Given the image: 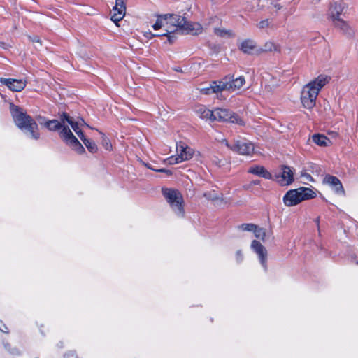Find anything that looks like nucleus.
<instances>
[{
  "label": "nucleus",
  "instance_id": "40",
  "mask_svg": "<svg viewBox=\"0 0 358 358\" xmlns=\"http://www.w3.org/2000/svg\"><path fill=\"white\" fill-rule=\"evenodd\" d=\"M213 163L215 164V165L218 166H222L224 165V163L222 162V161L221 159H220L217 157H213Z\"/></svg>",
  "mask_w": 358,
  "mask_h": 358
},
{
  "label": "nucleus",
  "instance_id": "45",
  "mask_svg": "<svg viewBox=\"0 0 358 358\" xmlns=\"http://www.w3.org/2000/svg\"><path fill=\"white\" fill-rule=\"evenodd\" d=\"M302 176H304L306 178V179H308V180L310 181H313V178L311 177L310 175L308 174V173H304V174H302Z\"/></svg>",
  "mask_w": 358,
  "mask_h": 358
},
{
  "label": "nucleus",
  "instance_id": "27",
  "mask_svg": "<svg viewBox=\"0 0 358 358\" xmlns=\"http://www.w3.org/2000/svg\"><path fill=\"white\" fill-rule=\"evenodd\" d=\"M262 51H275L280 52V46L279 45L273 43V42L268 41L264 44V48L262 50Z\"/></svg>",
  "mask_w": 358,
  "mask_h": 358
},
{
  "label": "nucleus",
  "instance_id": "19",
  "mask_svg": "<svg viewBox=\"0 0 358 358\" xmlns=\"http://www.w3.org/2000/svg\"><path fill=\"white\" fill-rule=\"evenodd\" d=\"M248 173L266 179L273 178L272 175L264 166H251L248 169Z\"/></svg>",
  "mask_w": 358,
  "mask_h": 358
},
{
  "label": "nucleus",
  "instance_id": "4",
  "mask_svg": "<svg viewBox=\"0 0 358 358\" xmlns=\"http://www.w3.org/2000/svg\"><path fill=\"white\" fill-rule=\"evenodd\" d=\"M222 121L244 125L245 122L237 114L227 109L216 108L213 110V121Z\"/></svg>",
  "mask_w": 358,
  "mask_h": 358
},
{
  "label": "nucleus",
  "instance_id": "31",
  "mask_svg": "<svg viewBox=\"0 0 358 358\" xmlns=\"http://www.w3.org/2000/svg\"><path fill=\"white\" fill-rule=\"evenodd\" d=\"M254 233L256 238H260L263 241H265L266 232L264 229L260 228L257 225V228L255 229Z\"/></svg>",
  "mask_w": 358,
  "mask_h": 358
},
{
  "label": "nucleus",
  "instance_id": "52",
  "mask_svg": "<svg viewBox=\"0 0 358 358\" xmlns=\"http://www.w3.org/2000/svg\"><path fill=\"white\" fill-rule=\"evenodd\" d=\"M71 358H76V357H75V355H73V357H71Z\"/></svg>",
  "mask_w": 358,
  "mask_h": 358
},
{
  "label": "nucleus",
  "instance_id": "20",
  "mask_svg": "<svg viewBox=\"0 0 358 358\" xmlns=\"http://www.w3.org/2000/svg\"><path fill=\"white\" fill-rule=\"evenodd\" d=\"M330 78L324 75L319 76L314 80L310 82V87H314L315 90L319 94L320 90L329 81Z\"/></svg>",
  "mask_w": 358,
  "mask_h": 358
},
{
  "label": "nucleus",
  "instance_id": "8",
  "mask_svg": "<svg viewBox=\"0 0 358 358\" xmlns=\"http://www.w3.org/2000/svg\"><path fill=\"white\" fill-rule=\"evenodd\" d=\"M281 172L275 174L273 180H276L280 185L286 186L292 184L294 182V173L291 167L282 165L280 166Z\"/></svg>",
  "mask_w": 358,
  "mask_h": 358
},
{
  "label": "nucleus",
  "instance_id": "46",
  "mask_svg": "<svg viewBox=\"0 0 358 358\" xmlns=\"http://www.w3.org/2000/svg\"><path fill=\"white\" fill-rule=\"evenodd\" d=\"M259 183H260V181L259 180H253L251 182V185H259Z\"/></svg>",
  "mask_w": 358,
  "mask_h": 358
},
{
  "label": "nucleus",
  "instance_id": "18",
  "mask_svg": "<svg viewBox=\"0 0 358 358\" xmlns=\"http://www.w3.org/2000/svg\"><path fill=\"white\" fill-rule=\"evenodd\" d=\"M333 22L334 27L339 29L344 34L350 37L353 36L354 32L347 22L340 18L333 21Z\"/></svg>",
  "mask_w": 358,
  "mask_h": 358
},
{
  "label": "nucleus",
  "instance_id": "9",
  "mask_svg": "<svg viewBox=\"0 0 358 358\" xmlns=\"http://www.w3.org/2000/svg\"><path fill=\"white\" fill-rule=\"evenodd\" d=\"M202 29V26L200 24L188 22L184 17V21L182 22L180 28L176 29V31H178V34H186L194 36L201 33Z\"/></svg>",
  "mask_w": 358,
  "mask_h": 358
},
{
  "label": "nucleus",
  "instance_id": "50",
  "mask_svg": "<svg viewBox=\"0 0 358 358\" xmlns=\"http://www.w3.org/2000/svg\"><path fill=\"white\" fill-rule=\"evenodd\" d=\"M275 7L278 8V9L280 8V6L279 5H275Z\"/></svg>",
  "mask_w": 358,
  "mask_h": 358
},
{
  "label": "nucleus",
  "instance_id": "32",
  "mask_svg": "<svg viewBox=\"0 0 358 358\" xmlns=\"http://www.w3.org/2000/svg\"><path fill=\"white\" fill-rule=\"evenodd\" d=\"M171 108L167 106H162L159 108V114L160 116H162L164 118H167L170 115V111Z\"/></svg>",
  "mask_w": 358,
  "mask_h": 358
},
{
  "label": "nucleus",
  "instance_id": "1",
  "mask_svg": "<svg viewBox=\"0 0 358 358\" xmlns=\"http://www.w3.org/2000/svg\"><path fill=\"white\" fill-rule=\"evenodd\" d=\"M10 110L17 127L21 130L29 132L34 139H38L39 134L37 132L38 124L36 121L22 108L13 103H10Z\"/></svg>",
  "mask_w": 358,
  "mask_h": 358
},
{
  "label": "nucleus",
  "instance_id": "29",
  "mask_svg": "<svg viewBox=\"0 0 358 358\" xmlns=\"http://www.w3.org/2000/svg\"><path fill=\"white\" fill-rule=\"evenodd\" d=\"M83 142L85 144V145L87 147L89 152H90L92 153H96L97 152L98 147L94 141H92L88 138H85L84 141H83Z\"/></svg>",
  "mask_w": 358,
  "mask_h": 358
},
{
  "label": "nucleus",
  "instance_id": "44",
  "mask_svg": "<svg viewBox=\"0 0 358 358\" xmlns=\"http://www.w3.org/2000/svg\"><path fill=\"white\" fill-rule=\"evenodd\" d=\"M76 134L83 141H84V139L86 138L82 130L77 131Z\"/></svg>",
  "mask_w": 358,
  "mask_h": 358
},
{
  "label": "nucleus",
  "instance_id": "24",
  "mask_svg": "<svg viewBox=\"0 0 358 358\" xmlns=\"http://www.w3.org/2000/svg\"><path fill=\"white\" fill-rule=\"evenodd\" d=\"M220 85H221V80L213 81L210 87L201 89V92L203 94H209L222 92L223 91L222 90H220V87H217L218 86L220 87Z\"/></svg>",
  "mask_w": 358,
  "mask_h": 358
},
{
  "label": "nucleus",
  "instance_id": "38",
  "mask_svg": "<svg viewBox=\"0 0 358 358\" xmlns=\"http://www.w3.org/2000/svg\"><path fill=\"white\" fill-rule=\"evenodd\" d=\"M269 26H270V22H269L268 19L262 20L257 24V27L260 29H264L265 28L268 27Z\"/></svg>",
  "mask_w": 358,
  "mask_h": 358
},
{
  "label": "nucleus",
  "instance_id": "28",
  "mask_svg": "<svg viewBox=\"0 0 358 358\" xmlns=\"http://www.w3.org/2000/svg\"><path fill=\"white\" fill-rule=\"evenodd\" d=\"M59 122L62 123V126H64V124H65V122H67L71 125L74 121L73 118L65 112L59 113Z\"/></svg>",
  "mask_w": 358,
  "mask_h": 358
},
{
  "label": "nucleus",
  "instance_id": "51",
  "mask_svg": "<svg viewBox=\"0 0 358 358\" xmlns=\"http://www.w3.org/2000/svg\"><path fill=\"white\" fill-rule=\"evenodd\" d=\"M82 122H83L84 124H86L83 120H82Z\"/></svg>",
  "mask_w": 358,
  "mask_h": 358
},
{
  "label": "nucleus",
  "instance_id": "16",
  "mask_svg": "<svg viewBox=\"0 0 358 358\" xmlns=\"http://www.w3.org/2000/svg\"><path fill=\"white\" fill-rule=\"evenodd\" d=\"M323 182L334 187L336 193L345 195V189L341 182L337 177L327 174L324 178Z\"/></svg>",
  "mask_w": 358,
  "mask_h": 358
},
{
  "label": "nucleus",
  "instance_id": "47",
  "mask_svg": "<svg viewBox=\"0 0 358 358\" xmlns=\"http://www.w3.org/2000/svg\"><path fill=\"white\" fill-rule=\"evenodd\" d=\"M224 141H225V145H226L229 148H230V149H231V147H232V146H233V145H230V144L228 143V141H226V140H225Z\"/></svg>",
  "mask_w": 358,
  "mask_h": 358
},
{
  "label": "nucleus",
  "instance_id": "35",
  "mask_svg": "<svg viewBox=\"0 0 358 358\" xmlns=\"http://www.w3.org/2000/svg\"><path fill=\"white\" fill-rule=\"evenodd\" d=\"M165 22L164 21L162 17H159L157 15V20L156 22L153 24L152 27L155 30H158L162 27H165Z\"/></svg>",
  "mask_w": 358,
  "mask_h": 358
},
{
  "label": "nucleus",
  "instance_id": "3",
  "mask_svg": "<svg viewBox=\"0 0 358 358\" xmlns=\"http://www.w3.org/2000/svg\"><path fill=\"white\" fill-rule=\"evenodd\" d=\"M163 194L172 208L178 214L184 215L182 206L183 199L180 192L176 189H165L162 190Z\"/></svg>",
  "mask_w": 358,
  "mask_h": 358
},
{
  "label": "nucleus",
  "instance_id": "34",
  "mask_svg": "<svg viewBox=\"0 0 358 358\" xmlns=\"http://www.w3.org/2000/svg\"><path fill=\"white\" fill-rule=\"evenodd\" d=\"M256 228L257 225L255 224H242L238 226V229L248 231H254Z\"/></svg>",
  "mask_w": 358,
  "mask_h": 358
},
{
  "label": "nucleus",
  "instance_id": "2",
  "mask_svg": "<svg viewBox=\"0 0 358 358\" xmlns=\"http://www.w3.org/2000/svg\"><path fill=\"white\" fill-rule=\"evenodd\" d=\"M316 193L308 187H299L289 190L283 197V202L287 206H294L304 200L313 199Z\"/></svg>",
  "mask_w": 358,
  "mask_h": 358
},
{
  "label": "nucleus",
  "instance_id": "33",
  "mask_svg": "<svg viewBox=\"0 0 358 358\" xmlns=\"http://www.w3.org/2000/svg\"><path fill=\"white\" fill-rule=\"evenodd\" d=\"M99 133L101 135V138H102L101 143H102L103 146L105 148L106 150H111L112 145L110 143V140L106 136V135L103 133H102L101 131Z\"/></svg>",
  "mask_w": 358,
  "mask_h": 358
},
{
  "label": "nucleus",
  "instance_id": "14",
  "mask_svg": "<svg viewBox=\"0 0 358 358\" xmlns=\"http://www.w3.org/2000/svg\"><path fill=\"white\" fill-rule=\"evenodd\" d=\"M347 8V5L343 1H335L329 8V16L332 21L340 19L339 16Z\"/></svg>",
  "mask_w": 358,
  "mask_h": 358
},
{
  "label": "nucleus",
  "instance_id": "26",
  "mask_svg": "<svg viewBox=\"0 0 358 358\" xmlns=\"http://www.w3.org/2000/svg\"><path fill=\"white\" fill-rule=\"evenodd\" d=\"M45 126L50 131H57L64 128L62 123L57 120H49L45 122Z\"/></svg>",
  "mask_w": 358,
  "mask_h": 358
},
{
  "label": "nucleus",
  "instance_id": "12",
  "mask_svg": "<svg viewBox=\"0 0 358 358\" xmlns=\"http://www.w3.org/2000/svg\"><path fill=\"white\" fill-rule=\"evenodd\" d=\"M159 17H162L165 22L166 28L170 27L171 29L180 28L184 17L176 14L159 15Z\"/></svg>",
  "mask_w": 358,
  "mask_h": 358
},
{
  "label": "nucleus",
  "instance_id": "37",
  "mask_svg": "<svg viewBox=\"0 0 358 358\" xmlns=\"http://www.w3.org/2000/svg\"><path fill=\"white\" fill-rule=\"evenodd\" d=\"M203 196L211 201H216L219 199L218 195L214 192L204 193Z\"/></svg>",
  "mask_w": 358,
  "mask_h": 358
},
{
  "label": "nucleus",
  "instance_id": "36",
  "mask_svg": "<svg viewBox=\"0 0 358 358\" xmlns=\"http://www.w3.org/2000/svg\"><path fill=\"white\" fill-rule=\"evenodd\" d=\"M29 38L31 42L36 43V45L35 46V48L36 49H38L42 46V42L38 36H29Z\"/></svg>",
  "mask_w": 358,
  "mask_h": 358
},
{
  "label": "nucleus",
  "instance_id": "5",
  "mask_svg": "<svg viewBox=\"0 0 358 358\" xmlns=\"http://www.w3.org/2000/svg\"><path fill=\"white\" fill-rule=\"evenodd\" d=\"M311 84H306L301 92V102L302 106L307 109H312L316 103V99L318 93L315 90L314 87H310Z\"/></svg>",
  "mask_w": 358,
  "mask_h": 358
},
{
  "label": "nucleus",
  "instance_id": "53",
  "mask_svg": "<svg viewBox=\"0 0 358 358\" xmlns=\"http://www.w3.org/2000/svg\"><path fill=\"white\" fill-rule=\"evenodd\" d=\"M357 264H358V262H357Z\"/></svg>",
  "mask_w": 358,
  "mask_h": 358
},
{
  "label": "nucleus",
  "instance_id": "13",
  "mask_svg": "<svg viewBox=\"0 0 358 358\" xmlns=\"http://www.w3.org/2000/svg\"><path fill=\"white\" fill-rule=\"evenodd\" d=\"M0 82L6 85L13 92L22 91L27 85V81L22 79L0 78Z\"/></svg>",
  "mask_w": 358,
  "mask_h": 358
},
{
  "label": "nucleus",
  "instance_id": "23",
  "mask_svg": "<svg viewBox=\"0 0 358 358\" xmlns=\"http://www.w3.org/2000/svg\"><path fill=\"white\" fill-rule=\"evenodd\" d=\"M240 50L245 54H252L256 50L255 43L250 39L245 40L241 43Z\"/></svg>",
  "mask_w": 358,
  "mask_h": 358
},
{
  "label": "nucleus",
  "instance_id": "39",
  "mask_svg": "<svg viewBox=\"0 0 358 358\" xmlns=\"http://www.w3.org/2000/svg\"><path fill=\"white\" fill-rule=\"evenodd\" d=\"M167 161L169 162V164H178V163L182 162V161H180V156L178 154L177 157H173V156L170 157L169 158L167 159Z\"/></svg>",
  "mask_w": 358,
  "mask_h": 358
},
{
  "label": "nucleus",
  "instance_id": "21",
  "mask_svg": "<svg viewBox=\"0 0 358 358\" xmlns=\"http://www.w3.org/2000/svg\"><path fill=\"white\" fill-rule=\"evenodd\" d=\"M195 113L202 119H209L213 121V110L206 108L205 106H196Z\"/></svg>",
  "mask_w": 358,
  "mask_h": 358
},
{
  "label": "nucleus",
  "instance_id": "42",
  "mask_svg": "<svg viewBox=\"0 0 358 358\" xmlns=\"http://www.w3.org/2000/svg\"><path fill=\"white\" fill-rule=\"evenodd\" d=\"M10 48H11V45L5 43L0 41V48L3 50H8Z\"/></svg>",
  "mask_w": 358,
  "mask_h": 358
},
{
  "label": "nucleus",
  "instance_id": "49",
  "mask_svg": "<svg viewBox=\"0 0 358 358\" xmlns=\"http://www.w3.org/2000/svg\"><path fill=\"white\" fill-rule=\"evenodd\" d=\"M315 222H316L317 227H319V222H320V218L319 217L316 218Z\"/></svg>",
  "mask_w": 358,
  "mask_h": 358
},
{
  "label": "nucleus",
  "instance_id": "6",
  "mask_svg": "<svg viewBox=\"0 0 358 358\" xmlns=\"http://www.w3.org/2000/svg\"><path fill=\"white\" fill-rule=\"evenodd\" d=\"M62 138L78 154L85 153V150L76 136L73 134L69 127H64L60 132Z\"/></svg>",
  "mask_w": 358,
  "mask_h": 358
},
{
  "label": "nucleus",
  "instance_id": "30",
  "mask_svg": "<svg viewBox=\"0 0 358 358\" xmlns=\"http://www.w3.org/2000/svg\"><path fill=\"white\" fill-rule=\"evenodd\" d=\"M176 33H178V31H176V29H171L170 27H168L166 29V33L162 34V36H167L169 42L172 43L175 40V36L173 34Z\"/></svg>",
  "mask_w": 358,
  "mask_h": 358
},
{
  "label": "nucleus",
  "instance_id": "10",
  "mask_svg": "<svg viewBox=\"0 0 358 358\" xmlns=\"http://www.w3.org/2000/svg\"><path fill=\"white\" fill-rule=\"evenodd\" d=\"M231 150L240 155H249L254 152L255 146L250 142L237 141L231 147Z\"/></svg>",
  "mask_w": 358,
  "mask_h": 358
},
{
  "label": "nucleus",
  "instance_id": "22",
  "mask_svg": "<svg viewBox=\"0 0 358 358\" xmlns=\"http://www.w3.org/2000/svg\"><path fill=\"white\" fill-rule=\"evenodd\" d=\"M313 141L319 146L327 147L332 144V142L323 134H316L312 136Z\"/></svg>",
  "mask_w": 358,
  "mask_h": 358
},
{
  "label": "nucleus",
  "instance_id": "7",
  "mask_svg": "<svg viewBox=\"0 0 358 358\" xmlns=\"http://www.w3.org/2000/svg\"><path fill=\"white\" fill-rule=\"evenodd\" d=\"M245 83L243 76L234 77L232 76H226L221 80V85L220 90L227 91H235L239 90ZM219 88V86L217 87Z\"/></svg>",
  "mask_w": 358,
  "mask_h": 358
},
{
  "label": "nucleus",
  "instance_id": "17",
  "mask_svg": "<svg viewBox=\"0 0 358 358\" xmlns=\"http://www.w3.org/2000/svg\"><path fill=\"white\" fill-rule=\"evenodd\" d=\"M176 150L180 156V161H186L190 159L194 155V150L191 148L185 145V143L180 142L176 145Z\"/></svg>",
  "mask_w": 358,
  "mask_h": 358
},
{
  "label": "nucleus",
  "instance_id": "43",
  "mask_svg": "<svg viewBox=\"0 0 358 358\" xmlns=\"http://www.w3.org/2000/svg\"><path fill=\"white\" fill-rule=\"evenodd\" d=\"M155 171L161 172V173H166L168 175H171V173H172L170 170L165 169H156Z\"/></svg>",
  "mask_w": 358,
  "mask_h": 358
},
{
  "label": "nucleus",
  "instance_id": "15",
  "mask_svg": "<svg viewBox=\"0 0 358 358\" xmlns=\"http://www.w3.org/2000/svg\"><path fill=\"white\" fill-rule=\"evenodd\" d=\"M251 247L258 255L262 265L266 268L267 250L266 248L256 240L252 241Z\"/></svg>",
  "mask_w": 358,
  "mask_h": 358
},
{
  "label": "nucleus",
  "instance_id": "11",
  "mask_svg": "<svg viewBox=\"0 0 358 358\" xmlns=\"http://www.w3.org/2000/svg\"><path fill=\"white\" fill-rule=\"evenodd\" d=\"M126 0H115V5L113 8V14L111 16V20L116 24L120 22L125 15L126 13Z\"/></svg>",
  "mask_w": 358,
  "mask_h": 358
},
{
  "label": "nucleus",
  "instance_id": "41",
  "mask_svg": "<svg viewBox=\"0 0 358 358\" xmlns=\"http://www.w3.org/2000/svg\"><path fill=\"white\" fill-rule=\"evenodd\" d=\"M73 131L77 133V131H80L81 129L79 127V123L78 122L73 121L72 124H71Z\"/></svg>",
  "mask_w": 358,
  "mask_h": 358
},
{
  "label": "nucleus",
  "instance_id": "48",
  "mask_svg": "<svg viewBox=\"0 0 358 358\" xmlns=\"http://www.w3.org/2000/svg\"><path fill=\"white\" fill-rule=\"evenodd\" d=\"M71 357H73V353L69 352L66 354V358H71Z\"/></svg>",
  "mask_w": 358,
  "mask_h": 358
},
{
  "label": "nucleus",
  "instance_id": "25",
  "mask_svg": "<svg viewBox=\"0 0 358 358\" xmlns=\"http://www.w3.org/2000/svg\"><path fill=\"white\" fill-rule=\"evenodd\" d=\"M214 32L217 36L220 37L233 38L235 36L234 33L230 29L215 28Z\"/></svg>",
  "mask_w": 358,
  "mask_h": 358
}]
</instances>
